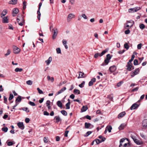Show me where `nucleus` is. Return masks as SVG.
Wrapping results in <instances>:
<instances>
[{
	"label": "nucleus",
	"mask_w": 147,
	"mask_h": 147,
	"mask_svg": "<svg viewBox=\"0 0 147 147\" xmlns=\"http://www.w3.org/2000/svg\"><path fill=\"white\" fill-rule=\"evenodd\" d=\"M125 139L124 138L121 139L120 141V144L119 147H130L129 143H125Z\"/></svg>",
	"instance_id": "obj_1"
},
{
	"label": "nucleus",
	"mask_w": 147,
	"mask_h": 147,
	"mask_svg": "<svg viewBox=\"0 0 147 147\" xmlns=\"http://www.w3.org/2000/svg\"><path fill=\"white\" fill-rule=\"evenodd\" d=\"M111 57L110 54L107 55L106 56V58L104 60V63H103L101 65L104 66L108 64L109 62V61L111 59Z\"/></svg>",
	"instance_id": "obj_2"
},
{
	"label": "nucleus",
	"mask_w": 147,
	"mask_h": 147,
	"mask_svg": "<svg viewBox=\"0 0 147 147\" xmlns=\"http://www.w3.org/2000/svg\"><path fill=\"white\" fill-rule=\"evenodd\" d=\"M108 51V49H106L103 51L101 53H96L94 55V57L95 58H97L98 57H101L103 56L105 53L107 52Z\"/></svg>",
	"instance_id": "obj_3"
},
{
	"label": "nucleus",
	"mask_w": 147,
	"mask_h": 147,
	"mask_svg": "<svg viewBox=\"0 0 147 147\" xmlns=\"http://www.w3.org/2000/svg\"><path fill=\"white\" fill-rule=\"evenodd\" d=\"M141 8L140 7L131 8L129 9L128 12L130 13L136 12L140 9Z\"/></svg>",
	"instance_id": "obj_4"
},
{
	"label": "nucleus",
	"mask_w": 147,
	"mask_h": 147,
	"mask_svg": "<svg viewBox=\"0 0 147 147\" xmlns=\"http://www.w3.org/2000/svg\"><path fill=\"white\" fill-rule=\"evenodd\" d=\"M52 30L53 32V34L52 36V38L54 40L56 38V37L57 35L58 32L57 29L56 28H53Z\"/></svg>",
	"instance_id": "obj_5"
},
{
	"label": "nucleus",
	"mask_w": 147,
	"mask_h": 147,
	"mask_svg": "<svg viewBox=\"0 0 147 147\" xmlns=\"http://www.w3.org/2000/svg\"><path fill=\"white\" fill-rule=\"evenodd\" d=\"M139 68L136 69L134 71H132L131 73V76L132 77H134L135 75L138 74L140 71Z\"/></svg>",
	"instance_id": "obj_6"
},
{
	"label": "nucleus",
	"mask_w": 147,
	"mask_h": 147,
	"mask_svg": "<svg viewBox=\"0 0 147 147\" xmlns=\"http://www.w3.org/2000/svg\"><path fill=\"white\" fill-rule=\"evenodd\" d=\"M13 53L16 54H18L20 52V49L16 46H13Z\"/></svg>",
	"instance_id": "obj_7"
},
{
	"label": "nucleus",
	"mask_w": 147,
	"mask_h": 147,
	"mask_svg": "<svg viewBox=\"0 0 147 147\" xmlns=\"http://www.w3.org/2000/svg\"><path fill=\"white\" fill-rule=\"evenodd\" d=\"M147 128V119L143 120L142 123V128L145 129Z\"/></svg>",
	"instance_id": "obj_8"
},
{
	"label": "nucleus",
	"mask_w": 147,
	"mask_h": 147,
	"mask_svg": "<svg viewBox=\"0 0 147 147\" xmlns=\"http://www.w3.org/2000/svg\"><path fill=\"white\" fill-rule=\"evenodd\" d=\"M75 17V15L72 13H71L69 14L67 16V21L68 22H69L70 21L71 19L74 18Z\"/></svg>",
	"instance_id": "obj_9"
},
{
	"label": "nucleus",
	"mask_w": 147,
	"mask_h": 147,
	"mask_svg": "<svg viewBox=\"0 0 147 147\" xmlns=\"http://www.w3.org/2000/svg\"><path fill=\"white\" fill-rule=\"evenodd\" d=\"M139 106V105L136 103H134L130 107V109L131 110L135 109L137 108Z\"/></svg>",
	"instance_id": "obj_10"
},
{
	"label": "nucleus",
	"mask_w": 147,
	"mask_h": 147,
	"mask_svg": "<svg viewBox=\"0 0 147 147\" xmlns=\"http://www.w3.org/2000/svg\"><path fill=\"white\" fill-rule=\"evenodd\" d=\"M18 127L21 129L23 130L24 128V126L23 122H19L17 123Z\"/></svg>",
	"instance_id": "obj_11"
},
{
	"label": "nucleus",
	"mask_w": 147,
	"mask_h": 147,
	"mask_svg": "<svg viewBox=\"0 0 147 147\" xmlns=\"http://www.w3.org/2000/svg\"><path fill=\"white\" fill-rule=\"evenodd\" d=\"M130 136L134 141L137 139V138L136 134L134 132H132L131 133Z\"/></svg>",
	"instance_id": "obj_12"
},
{
	"label": "nucleus",
	"mask_w": 147,
	"mask_h": 147,
	"mask_svg": "<svg viewBox=\"0 0 147 147\" xmlns=\"http://www.w3.org/2000/svg\"><path fill=\"white\" fill-rule=\"evenodd\" d=\"M12 15L13 16H16V14H17L19 12V10L17 8H15L13 9V10Z\"/></svg>",
	"instance_id": "obj_13"
},
{
	"label": "nucleus",
	"mask_w": 147,
	"mask_h": 147,
	"mask_svg": "<svg viewBox=\"0 0 147 147\" xmlns=\"http://www.w3.org/2000/svg\"><path fill=\"white\" fill-rule=\"evenodd\" d=\"M106 140L105 138H103L100 140L98 139H96L95 140L97 144H99L100 143L104 142Z\"/></svg>",
	"instance_id": "obj_14"
},
{
	"label": "nucleus",
	"mask_w": 147,
	"mask_h": 147,
	"mask_svg": "<svg viewBox=\"0 0 147 147\" xmlns=\"http://www.w3.org/2000/svg\"><path fill=\"white\" fill-rule=\"evenodd\" d=\"M134 141L137 145H141L143 143L142 142L141 140H138L137 138Z\"/></svg>",
	"instance_id": "obj_15"
},
{
	"label": "nucleus",
	"mask_w": 147,
	"mask_h": 147,
	"mask_svg": "<svg viewBox=\"0 0 147 147\" xmlns=\"http://www.w3.org/2000/svg\"><path fill=\"white\" fill-rule=\"evenodd\" d=\"M17 22L19 24V25L20 26H22L23 25V24L24 23V20L23 18H22L21 19V21L22 22H20L19 21L20 20L18 18H17Z\"/></svg>",
	"instance_id": "obj_16"
},
{
	"label": "nucleus",
	"mask_w": 147,
	"mask_h": 147,
	"mask_svg": "<svg viewBox=\"0 0 147 147\" xmlns=\"http://www.w3.org/2000/svg\"><path fill=\"white\" fill-rule=\"evenodd\" d=\"M110 71L111 72L114 71L116 69V66L115 65H113L109 68Z\"/></svg>",
	"instance_id": "obj_17"
},
{
	"label": "nucleus",
	"mask_w": 147,
	"mask_h": 147,
	"mask_svg": "<svg viewBox=\"0 0 147 147\" xmlns=\"http://www.w3.org/2000/svg\"><path fill=\"white\" fill-rule=\"evenodd\" d=\"M96 78H92L91 81L89 82L88 85L89 86H91L93 84V83L95 82L96 81Z\"/></svg>",
	"instance_id": "obj_18"
},
{
	"label": "nucleus",
	"mask_w": 147,
	"mask_h": 147,
	"mask_svg": "<svg viewBox=\"0 0 147 147\" xmlns=\"http://www.w3.org/2000/svg\"><path fill=\"white\" fill-rule=\"evenodd\" d=\"M66 89V87H64L62 88L61 90H59L56 94V95H58L62 92H63Z\"/></svg>",
	"instance_id": "obj_19"
},
{
	"label": "nucleus",
	"mask_w": 147,
	"mask_h": 147,
	"mask_svg": "<svg viewBox=\"0 0 147 147\" xmlns=\"http://www.w3.org/2000/svg\"><path fill=\"white\" fill-rule=\"evenodd\" d=\"M130 63H127V65L126 66V67H127V70L129 71H130L131 70V68L133 67L132 64H131Z\"/></svg>",
	"instance_id": "obj_20"
},
{
	"label": "nucleus",
	"mask_w": 147,
	"mask_h": 147,
	"mask_svg": "<svg viewBox=\"0 0 147 147\" xmlns=\"http://www.w3.org/2000/svg\"><path fill=\"white\" fill-rule=\"evenodd\" d=\"M125 114L126 113L125 111L121 112L119 114L118 116V118L119 119L122 118L123 116H124L125 115Z\"/></svg>",
	"instance_id": "obj_21"
},
{
	"label": "nucleus",
	"mask_w": 147,
	"mask_h": 147,
	"mask_svg": "<svg viewBox=\"0 0 147 147\" xmlns=\"http://www.w3.org/2000/svg\"><path fill=\"white\" fill-rule=\"evenodd\" d=\"M2 22L3 23H8L9 22L8 19L7 17H5L3 18Z\"/></svg>",
	"instance_id": "obj_22"
},
{
	"label": "nucleus",
	"mask_w": 147,
	"mask_h": 147,
	"mask_svg": "<svg viewBox=\"0 0 147 147\" xmlns=\"http://www.w3.org/2000/svg\"><path fill=\"white\" fill-rule=\"evenodd\" d=\"M88 109L87 106H83L81 109V112H83L86 111Z\"/></svg>",
	"instance_id": "obj_23"
},
{
	"label": "nucleus",
	"mask_w": 147,
	"mask_h": 147,
	"mask_svg": "<svg viewBox=\"0 0 147 147\" xmlns=\"http://www.w3.org/2000/svg\"><path fill=\"white\" fill-rule=\"evenodd\" d=\"M52 60V58L51 57H49L48 59L47 60L45 61V62L47 64V65H49L51 61Z\"/></svg>",
	"instance_id": "obj_24"
},
{
	"label": "nucleus",
	"mask_w": 147,
	"mask_h": 147,
	"mask_svg": "<svg viewBox=\"0 0 147 147\" xmlns=\"http://www.w3.org/2000/svg\"><path fill=\"white\" fill-rule=\"evenodd\" d=\"M69 101L66 104L65 106L66 107V109H69L70 108V105L71 104V102L69 101L70 100L69 99H68Z\"/></svg>",
	"instance_id": "obj_25"
},
{
	"label": "nucleus",
	"mask_w": 147,
	"mask_h": 147,
	"mask_svg": "<svg viewBox=\"0 0 147 147\" xmlns=\"http://www.w3.org/2000/svg\"><path fill=\"white\" fill-rule=\"evenodd\" d=\"M17 2V0H11L9 2V4L15 5L16 4Z\"/></svg>",
	"instance_id": "obj_26"
},
{
	"label": "nucleus",
	"mask_w": 147,
	"mask_h": 147,
	"mask_svg": "<svg viewBox=\"0 0 147 147\" xmlns=\"http://www.w3.org/2000/svg\"><path fill=\"white\" fill-rule=\"evenodd\" d=\"M84 75V73H83L81 72H79V74L78 77V79H79L80 78H84L85 77V76H83Z\"/></svg>",
	"instance_id": "obj_27"
},
{
	"label": "nucleus",
	"mask_w": 147,
	"mask_h": 147,
	"mask_svg": "<svg viewBox=\"0 0 147 147\" xmlns=\"http://www.w3.org/2000/svg\"><path fill=\"white\" fill-rule=\"evenodd\" d=\"M22 100V97L20 96H18L16 100V102L17 103L18 102H20Z\"/></svg>",
	"instance_id": "obj_28"
},
{
	"label": "nucleus",
	"mask_w": 147,
	"mask_h": 147,
	"mask_svg": "<svg viewBox=\"0 0 147 147\" xmlns=\"http://www.w3.org/2000/svg\"><path fill=\"white\" fill-rule=\"evenodd\" d=\"M57 104L59 107L61 108H62V103L59 100L57 101Z\"/></svg>",
	"instance_id": "obj_29"
},
{
	"label": "nucleus",
	"mask_w": 147,
	"mask_h": 147,
	"mask_svg": "<svg viewBox=\"0 0 147 147\" xmlns=\"http://www.w3.org/2000/svg\"><path fill=\"white\" fill-rule=\"evenodd\" d=\"M7 13V10H4L2 12L1 14V17H2L3 16H5Z\"/></svg>",
	"instance_id": "obj_30"
},
{
	"label": "nucleus",
	"mask_w": 147,
	"mask_h": 147,
	"mask_svg": "<svg viewBox=\"0 0 147 147\" xmlns=\"http://www.w3.org/2000/svg\"><path fill=\"white\" fill-rule=\"evenodd\" d=\"M91 125V124L89 123H85V127L86 128H89Z\"/></svg>",
	"instance_id": "obj_31"
},
{
	"label": "nucleus",
	"mask_w": 147,
	"mask_h": 147,
	"mask_svg": "<svg viewBox=\"0 0 147 147\" xmlns=\"http://www.w3.org/2000/svg\"><path fill=\"white\" fill-rule=\"evenodd\" d=\"M46 104L47 105V106L48 107V109H50L51 108V107L50 106V101L49 100H47Z\"/></svg>",
	"instance_id": "obj_32"
},
{
	"label": "nucleus",
	"mask_w": 147,
	"mask_h": 147,
	"mask_svg": "<svg viewBox=\"0 0 147 147\" xmlns=\"http://www.w3.org/2000/svg\"><path fill=\"white\" fill-rule=\"evenodd\" d=\"M107 130H108L109 132H111V130L112 129V127L111 126H107L106 128Z\"/></svg>",
	"instance_id": "obj_33"
},
{
	"label": "nucleus",
	"mask_w": 147,
	"mask_h": 147,
	"mask_svg": "<svg viewBox=\"0 0 147 147\" xmlns=\"http://www.w3.org/2000/svg\"><path fill=\"white\" fill-rule=\"evenodd\" d=\"M135 56L134 55H132L131 57V58L130 60H129V62H128V63H131V62L133 61L135 58Z\"/></svg>",
	"instance_id": "obj_34"
},
{
	"label": "nucleus",
	"mask_w": 147,
	"mask_h": 147,
	"mask_svg": "<svg viewBox=\"0 0 147 147\" xmlns=\"http://www.w3.org/2000/svg\"><path fill=\"white\" fill-rule=\"evenodd\" d=\"M23 71V69L19 68H16L15 69V71L16 72H21Z\"/></svg>",
	"instance_id": "obj_35"
},
{
	"label": "nucleus",
	"mask_w": 147,
	"mask_h": 147,
	"mask_svg": "<svg viewBox=\"0 0 147 147\" xmlns=\"http://www.w3.org/2000/svg\"><path fill=\"white\" fill-rule=\"evenodd\" d=\"M55 119L56 120L57 123L59 122L61 120V119L59 116H55Z\"/></svg>",
	"instance_id": "obj_36"
},
{
	"label": "nucleus",
	"mask_w": 147,
	"mask_h": 147,
	"mask_svg": "<svg viewBox=\"0 0 147 147\" xmlns=\"http://www.w3.org/2000/svg\"><path fill=\"white\" fill-rule=\"evenodd\" d=\"M22 109L24 111H25L26 113H28L29 110L27 107H23L22 108Z\"/></svg>",
	"instance_id": "obj_37"
},
{
	"label": "nucleus",
	"mask_w": 147,
	"mask_h": 147,
	"mask_svg": "<svg viewBox=\"0 0 147 147\" xmlns=\"http://www.w3.org/2000/svg\"><path fill=\"white\" fill-rule=\"evenodd\" d=\"M74 93L75 94H79L80 93V91L79 90L75 89L74 90Z\"/></svg>",
	"instance_id": "obj_38"
},
{
	"label": "nucleus",
	"mask_w": 147,
	"mask_h": 147,
	"mask_svg": "<svg viewBox=\"0 0 147 147\" xmlns=\"http://www.w3.org/2000/svg\"><path fill=\"white\" fill-rule=\"evenodd\" d=\"M61 113L64 115L66 116L67 115V113L65 110H62L61 111Z\"/></svg>",
	"instance_id": "obj_39"
},
{
	"label": "nucleus",
	"mask_w": 147,
	"mask_h": 147,
	"mask_svg": "<svg viewBox=\"0 0 147 147\" xmlns=\"http://www.w3.org/2000/svg\"><path fill=\"white\" fill-rule=\"evenodd\" d=\"M15 142L14 141L9 142H7V144L8 146H11L14 144Z\"/></svg>",
	"instance_id": "obj_40"
},
{
	"label": "nucleus",
	"mask_w": 147,
	"mask_h": 147,
	"mask_svg": "<svg viewBox=\"0 0 147 147\" xmlns=\"http://www.w3.org/2000/svg\"><path fill=\"white\" fill-rule=\"evenodd\" d=\"M125 125L123 124H121L119 127V129L120 130H122L124 128Z\"/></svg>",
	"instance_id": "obj_41"
},
{
	"label": "nucleus",
	"mask_w": 147,
	"mask_h": 147,
	"mask_svg": "<svg viewBox=\"0 0 147 147\" xmlns=\"http://www.w3.org/2000/svg\"><path fill=\"white\" fill-rule=\"evenodd\" d=\"M11 51L9 49H8L7 50V53L5 54V56H7L9 55L11 53Z\"/></svg>",
	"instance_id": "obj_42"
},
{
	"label": "nucleus",
	"mask_w": 147,
	"mask_h": 147,
	"mask_svg": "<svg viewBox=\"0 0 147 147\" xmlns=\"http://www.w3.org/2000/svg\"><path fill=\"white\" fill-rule=\"evenodd\" d=\"M26 83L28 85H31L32 84V82L30 80H29L26 81Z\"/></svg>",
	"instance_id": "obj_43"
},
{
	"label": "nucleus",
	"mask_w": 147,
	"mask_h": 147,
	"mask_svg": "<svg viewBox=\"0 0 147 147\" xmlns=\"http://www.w3.org/2000/svg\"><path fill=\"white\" fill-rule=\"evenodd\" d=\"M27 2L26 1H24L23 2V8L24 9H25L26 8Z\"/></svg>",
	"instance_id": "obj_44"
},
{
	"label": "nucleus",
	"mask_w": 147,
	"mask_h": 147,
	"mask_svg": "<svg viewBox=\"0 0 147 147\" xmlns=\"http://www.w3.org/2000/svg\"><path fill=\"white\" fill-rule=\"evenodd\" d=\"M8 130V129L7 127H3L2 128V130L4 132H7Z\"/></svg>",
	"instance_id": "obj_45"
},
{
	"label": "nucleus",
	"mask_w": 147,
	"mask_h": 147,
	"mask_svg": "<svg viewBox=\"0 0 147 147\" xmlns=\"http://www.w3.org/2000/svg\"><path fill=\"white\" fill-rule=\"evenodd\" d=\"M14 97L13 96L12 94H9V100H11Z\"/></svg>",
	"instance_id": "obj_46"
},
{
	"label": "nucleus",
	"mask_w": 147,
	"mask_h": 147,
	"mask_svg": "<svg viewBox=\"0 0 147 147\" xmlns=\"http://www.w3.org/2000/svg\"><path fill=\"white\" fill-rule=\"evenodd\" d=\"M85 82L84 81L82 82V83L79 85V86L81 88H83L84 86Z\"/></svg>",
	"instance_id": "obj_47"
},
{
	"label": "nucleus",
	"mask_w": 147,
	"mask_h": 147,
	"mask_svg": "<svg viewBox=\"0 0 147 147\" xmlns=\"http://www.w3.org/2000/svg\"><path fill=\"white\" fill-rule=\"evenodd\" d=\"M124 48L126 49L127 50L129 48V46L128 44L127 43H125L124 45Z\"/></svg>",
	"instance_id": "obj_48"
},
{
	"label": "nucleus",
	"mask_w": 147,
	"mask_h": 147,
	"mask_svg": "<svg viewBox=\"0 0 147 147\" xmlns=\"http://www.w3.org/2000/svg\"><path fill=\"white\" fill-rule=\"evenodd\" d=\"M139 27L141 29H143L145 28V26L143 24H140Z\"/></svg>",
	"instance_id": "obj_49"
},
{
	"label": "nucleus",
	"mask_w": 147,
	"mask_h": 147,
	"mask_svg": "<svg viewBox=\"0 0 147 147\" xmlns=\"http://www.w3.org/2000/svg\"><path fill=\"white\" fill-rule=\"evenodd\" d=\"M57 53V54H60L61 53V50L59 48H57L56 49Z\"/></svg>",
	"instance_id": "obj_50"
},
{
	"label": "nucleus",
	"mask_w": 147,
	"mask_h": 147,
	"mask_svg": "<svg viewBox=\"0 0 147 147\" xmlns=\"http://www.w3.org/2000/svg\"><path fill=\"white\" fill-rule=\"evenodd\" d=\"M127 23H131V24L130 26V27H131L134 24V21L131 20L128 21H127Z\"/></svg>",
	"instance_id": "obj_51"
},
{
	"label": "nucleus",
	"mask_w": 147,
	"mask_h": 147,
	"mask_svg": "<svg viewBox=\"0 0 147 147\" xmlns=\"http://www.w3.org/2000/svg\"><path fill=\"white\" fill-rule=\"evenodd\" d=\"M37 89L38 92L40 94H43V91L41 90L39 88H38Z\"/></svg>",
	"instance_id": "obj_52"
},
{
	"label": "nucleus",
	"mask_w": 147,
	"mask_h": 147,
	"mask_svg": "<svg viewBox=\"0 0 147 147\" xmlns=\"http://www.w3.org/2000/svg\"><path fill=\"white\" fill-rule=\"evenodd\" d=\"M134 65H137L138 64V61L137 59H135L134 61Z\"/></svg>",
	"instance_id": "obj_53"
},
{
	"label": "nucleus",
	"mask_w": 147,
	"mask_h": 147,
	"mask_svg": "<svg viewBox=\"0 0 147 147\" xmlns=\"http://www.w3.org/2000/svg\"><path fill=\"white\" fill-rule=\"evenodd\" d=\"M28 103L30 105L33 106H34L36 105V104L34 103L31 101H30Z\"/></svg>",
	"instance_id": "obj_54"
},
{
	"label": "nucleus",
	"mask_w": 147,
	"mask_h": 147,
	"mask_svg": "<svg viewBox=\"0 0 147 147\" xmlns=\"http://www.w3.org/2000/svg\"><path fill=\"white\" fill-rule=\"evenodd\" d=\"M92 133V132L91 131H88L87 132L84 136H88L89 135H90Z\"/></svg>",
	"instance_id": "obj_55"
},
{
	"label": "nucleus",
	"mask_w": 147,
	"mask_h": 147,
	"mask_svg": "<svg viewBox=\"0 0 147 147\" xmlns=\"http://www.w3.org/2000/svg\"><path fill=\"white\" fill-rule=\"evenodd\" d=\"M107 98H109L111 100H112L113 99V94H112L109 95L107 96Z\"/></svg>",
	"instance_id": "obj_56"
},
{
	"label": "nucleus",
	"mask_w": 147,
	"mask_h": 147,
	"mask_svg": "<svg viewBox=\"0 0 147 147\" xmlns=\"http://www.w3.org/2000/svg\"><path fill=\"white\" fill-rule=\"evenodd\" d=\"M142 46V44L141 43H140L137 46V48L138 49H141V47Z\"/></svg>",
	"instance_id": "obj_57"
},
{
	"label": "nucleus",
	"mask_w": 147,
	"mask_h": 147,
	"mask_svg": "<svg viewBox=\"0 0 147 147\" xmlns=\"http://www.w3.org/2000/svg\"><path fill=\"white\" fill-rule=\"evenodd\" d=\"M39 34L40 36H43L42 31L40 30L39 31Z\"/></svg>",
	"instance_id": "obj_58"
},
{
	"label": "nucleus",
	"mask_w": 147,
	"mask_h": 147,
	"mask_svg": "<svg viewBox=\"0 0 147 147\" xmlns=\"http://www.w3.org/2000/svg\"><path fill=\"white\" fill-rule=\"evenodd\" d=\"M67 40H65V39H63L62 40V43L63 44V45H65L66 44H67Z\"/></svg>",
	"instance_id": "obj_59"
},
{
	"label": "nucleus",
	"mask_w": 147,
	"mask_h": 147,
	"mask_svg": "<svg viewBox=\"0 0 147 147\" xmlns=\"http://www.w3.org/2000/svg\"><path fill=\"white\" fill-rule=\"evenodd\" d=\"M130 32V30L129 29L126 30L125 32V34H129Z\"/></svg>",
	"instance_id": "obj_60"
},
{
	"label": "nucleus",
	"mask_w": 147,
	"mask_h": 147,
	"mask_svg": "<svg viewBox=\"0 0 147 147\" xmlns=\"http://www.w3.org/2000/svg\"><path fill=\"white\" fill-rule=\"evenodd\" d=\"M3 98H4V102L6 104L7 103V98L5 96H4Z\"/></svg>",
	"instance_id": "obj_61"
},
{
	"label": "nucleus",
	"mask_w": 147,
	"mask_h": 147,
	"mask_svg": "<svg viewBox=\"0 0 147 147\" xmlns=\"http://www.w3.org/2000/svg\"><path fill=\"white\" fill-rule=\"evenodd\" d=\"M69 132V131H65V134H64V136L65 137H67V134L68 133V132Z\"/></svg>",
	"instance_id": "obj_62"
},
{
	"label": "nucleus",
	"mask_w": 147,
	"mask_h": 147,
	"mask_svg": "<svg viewBox=\"0 0 147 147\" xmlns=\"http://www.w3.org/2000/svg\"><path fill=\"white\" fill-rule=\"evenodd\" d=\"M141 136L143 138L145 139L146 138V136L143 134L141 133L140 134Z\"/></svg>",
	"instance_id": "obj_63"
},
{
	"label": "nucleus",
	"mask_w": 147,
	"mask_h": 147,
	"mask_svg": "<svg viewBox=\"0 0 147 147\" xmlns=\"http://www.w3.org/2000/svg\"><path fill=\"white\" fill-rule=\"evenodd\" d=\"M43 140H44V142H45V143H47L48 141V140L47 139V138H46V137H45L44 138Z\"/></svg>",
	"instance_id": "obj_64"
}]
</instances>
